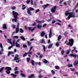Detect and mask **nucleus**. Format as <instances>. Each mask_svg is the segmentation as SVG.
Returning a JSON list of instances; mask_svg holds the SVG:
<instances>
[{
    "instance_id": "nucleus-1",
    "label": "nucleus",
    "mask_w": 78,
    "mask_h": 78,
    "mask_svg": "<svg viewBox=\"0 0 78 78\" xmlns=\"http://www.w3.org/2000/svg\"><path fill=\"white\" fill-rule=\"evenodd\" d=\"M69 10H67L66 11V13H65L66 16H67L68 15H69V16H70L71 18L73 17V18H75V13H73V12H69Z\"/></svg>"
},
{
    "instance_id": "nucleus-2",
    "label": "nucleus",
    "mask_w": 78,
    "mask_h": 78,
    "mask_svg": "<svg viewBox=\"0 0 78 78\" xmlns=\"http://www.w3.org/2000/svg\"><path fill=\"white\" fill-rule=\"evenodd\" d=\"M12 14L13 16V17L15 19H17L18 16H19V13L15 11H12Z\"/></svg>"
},
{
    "instance_id": "nucleus-3",
    "label": "nucleus",
    "mask_w": 78,
    "mask_h": 78,
    "mask_svg": "<svg viewBox=\"0 0 78 78\" xmlns=\"http://www.w3.org/2000/svg\"><path fill=\"white\" fill-rule=\"evenodd\" d=\"M74 41L73 40V39H71L69 40V42L67 44V45H70V47H72L73 45V42Z\"/></svg>"
},
{
    "instance_id": "nucleus-4",
    "label": "nucleus",
    "mask_w": 78,
    "mask_h": 78,
    "mask_svg": "<svg viewBox=\"0 0 78 78\" xmlns=\"http://www.w3.org/2000/svg\"><path fill=\"white\" fill-rule=\"evenodd\" d=\"M16 56H15L14 58L13 59V61H16V62L19 63L20 61H21V60L19 59V58H18L19 57V55L16 54Z\"/></svg>"
},
{
    "instance_id": "nucleus-5",
    "label": "nucleus",
    "mask_w": 78,
    "mask_h": 78,
    "mask_svg": "<svg viewBox=\"0 0 78 78\" xmlns=\"http://www.w3.org/2000/svg\"><path fill=\"white\" fill-rule=\"evenodd\" d=\"M34 11V9L32 7H30L29 9H27V12L28 14L30 16L31 15V11Z\"/></svg>"
},
{
    "instance_id": "nucleus-6",
    "label": "nucleus",
    "mask_w": 78,
    "mask_h": 78,
    "mask_svg": "<svg viewBox=\"0 0 78 78\" xmlns=\"http://www.w3.org/2000/svg\"><path fill=\"white\" fill-rule=\"evenodd\" d=\"M56 6H54L53 8L51 10V11L52 13H54L55 12H56Z\"/></svg>"
},
{
    "instance_id": "nucleus-7",
    "label": "nucleus",
    "mask_w": 78,
    "mask_h": 78,
    "mask_svg": "<svg viewBox=\"0 0 78 78\" xmlns=\"http://www.w3.org/2000/svg\"><path fill=\"white\" fill-rule=\"evenodd\" d=\"M33 48V47H31L30 48V49L28 52L27 53V54H30V55H31L32 54V52H31V51L32 50V48Z\"/></svg>"
},
{
    "instance_id": "nucleus-8",
    "label": "nucleus",
    "mask_w": 78,
    "mask_h": 78,
    "mask_svg": "<svg viewBox=\"0 0 78 78\" xmlns=\"http://www.w3.org/2000/svg\"><path fill=\"white\" fill-rule=\"evenodd\" d=\"M48 6H49V4H47L46 5H44L42 6V7L44 9H46V8H47V7H48Z\"/></svg>"
},
{
    "instance_id": "nucleus-9",
    "label": "nucleus",
    "mask_w": 78,
    "mask_h": 78,
    "mask_svg": "<svg viewBox=\"0 0 78 78\" xmlns=\"http://www.w3.org/2000/svg\"><path fill=\"white\" fill-rule=\"evenodd\" d=\"M36 21L37 23H44V20H42L41 21H39V20H36Z\"/></svg>"
},
{
    "instance_id": "nucleus-10",
    "label": "nucleus",
    "mask_w": 78,
    "mask_h": 78,
    "mask_svg": "<svg viewBox=\"0 0 78 78\" xmlns=\"http://www.w3.org/2000/svg\"><path fill=\"white\" fill-rule=\"evenodd\" d=\"M70 56H72V57H74L75 58H76V57H77V58H78V55H74V54H71L70 55Z\"/></svg>"
},
{
    "instance_id": "nucleus-11",
    "label": "nucleus",
    "mask_w": 78,
    "mask_h": 78,
    "mask_svg": "<svg viewBox=\"0 0 78 78\" xmlns=\"http://www.w3.org/2000/svg\"><path fill=\"white\" fill-rule=\"evenodd\" d=\"M27 29H28L29 31H33L34 30V29H35V28H33V29H31V27H29L27 28Z\"/></svg>"
},
{
    "instance_id": "nucleus-12",
    "label": "nucleus",
    "mask_w": 78,
    "mask_h": 78,
    "mask_svg": "<svg viewBox=\"0 0 78 78\" xmlns=\"http://www.w3.org/2000/svg\"><path fill=\"white\" fill-rule=\"evenodd\" d=\"M45 33L43 31L41 32V37H44V36H45Z\"/></svg>"
},
{
    "instance_id": "nucleus-13",
    "label": "nucleus",
    "mask_w": 78,
    "mask_h": 78,
    "mask_svg": "<svg viewBox=\"0 0 78 78\" xmlns=\"http://www.w3.org/2000/svg\"><path fill=\"white\" fill-rule=\"evenodd\" d=\"M41 42L42 44H47L46 42L45 41V39L44 38L41 39Z\"/></svg>"
},
{
    "instance_id": "nucleus-14",
    "label": "nucleus",
    "mask_w": 78,
    "mask_h": 78,
    "mask_svg": "<svg viewBox=\"0 0 78 78\" xmlns=\"http://www.w3.org/2000/svg\"><path fill=\"white\" fill-rule=\"evenodd\" d=\"M51 33V28L50 29V31L49 34V38H51V36H52Z\"/></svg>"
},
{
    "instance_id": "nucleus-15",
    "label": "nucleus",
    "mask_w": 78,
    "mask_h": 78,
    "mask_svg": "<svg viewBox=\"0 0 78 78\" xmlns=\"http://www.w3.org/2000/svg\"><path fill=\"white\" fill-rule=\"evenodd\" d=\"M6 70H7L8 71H10L11 70V68L9 67H7L5 68Z\"/></svg>"
},
{
    "instance_id": "nucleus-16",
    "label": "nucleus",
    "mask_w": 78,
    "mask_h": 78,
    "mask_svg": "<svg viewBox=\"0 0 78 78\" xmlns=\"http://www.w3.org/2000/svg\"><path fill=\"white\" fill-rule=\"evenodd\" d=\"M37 28L38 29H41V28H42V25L41 24H38L37 25Z\"/></svg>"
},
{
    "instance_id": "nucleus-17",
    "label": "nucleus",
    "mask_w": 78,
    "mask_h": 78,
    "mask_svg": "<svg viewBox=\"0 0 78 78\" xmlns=\"http://www.w3.org/2000/svg\"><path fill=\"white\" fill-rule=\"evenodd\" d=\"M34 76V74H32L30 75H29L28 76V78H33Z\"/></svg>"
},
{
    "instance_id": "nucleus-18",
    "label": "nucleus",
    "mask_w": 78,
    "mask_h": 78,
    "mask_svg": "<svg viewBox=\"0 0 78 78\" xmlns=\"http://www.w3.org/2000/svg\"><path fill=\"white\" fill-rule=\"evenodd\" d=\"M3 28L4 29H7V27H6V25L5 23L3 24Z\"/></svg>"
},
{
    "instance_id": "nucleus-19",
    "label": "nucleus",
    "mask_w": 78,
    "mask_h": 78,
    "mask_svg": "<svg viewBox=\"0 0 78 78\" xmlns=\"http://www.w3.org/2000/svg\"><path fill=\"white\" fill-rule=\"evenodd\" d=\"M53 43H52L51 44H50L48 47V48H52V46H53Z\"/></svg>"
},
{
    "instance_id": "nucleus-20",
    "label": "nucleus",
    "mask_w": 78,
    "mask_h": 78,
    "mask_svg": "<svg viewBox=\"0 0 78 78\" xmlns=\"http://www.w3.org/2000/svg\"><path fill=\"white\" fill-rule=\"evenodd\" d=\"M15 45L16 47H20V45L17 43V42H16Z\"/></svg>"
},
{
    "instance_id": "nucleus-21",
    "label": "nucleus",
    "mask_w": 78,
    "mask_h": 78,
    "mask_svg": "<svg viewBox=\"0 0 78 78\" xmlns=\"http://www.w3.org/2000/svg\"><path fill=\"white\" fill-rule=\"evenodd\" d=\"M11 76H13L14 78H16L17 76L16 75H14V74L13 73H12L10 74Z\"/></svg>"
},
{
    "instance_id": "nucleus-22",
    "label": "nucleus",
    "mask_w": 78,
    "mask_h": 78,
    "mask_svg": "<svg viewBox=\"0 0 78 78\" xmlns=\"http://www.w3.org/2000/svg\"><path fill=\"white\" fill-rule=\"evenodd\" d=\"M62 37V36H61V35H59L58 37V41H59L60 40Z\"/></svg>"
},
{
    "instance_id": "nucleus-23",
    "label": "nucleus",
    "mask_w": 78,
    "mask_h": 78,
    "mask_svg": "<svg viewBox=\"0 0 78 78\" xmlns=\"http://www.w3.org/2000/svg\"><path fill=\"white\" fill-rule=\"evenodd\" d=\"M78 61H75V62H74L73 65L74 66H77L78 65Z\"/></svg>"
},
{
    "instance_id": "nucleus-24",
    "label": "nucleus",
    "mask_w": 78,
    "mask_h": 78,
    "mask_svg": "<svg viewBox=\"0 0 78 78\" xmlns=\"http://www.w3.org/2000/svg\"><path fill=\"white\" fill-rule=\"evenodd\" d=\"M71 51V49L69 48V50H68L67 52L66 53L67 55H69L70 53V51Z\"/></svg>"
},
{
    "instance_id": "nucleus-25",
    "label": "nucleus",
    "mask_w": 78,
    "mask_h": 78,
    "mask_svg": "<svg viewBox=\"0 0 78 78\" xmlns=\"http://www.w3.org/2000/svg\"><path fill=\"white\" fill-rule=\"evenodd\" d=\"M19 28L17 27L16 29L15 33H17L19 32Z\"/></svg>"
},
{
    "instance_id": "nucleus-26",
    "label": "nucleus",
    "mask_w": 78,
    "mask_h": 78,
    "mask_svg": "<svg viewBox=\"0 0 78 78\" xmlns=\"http://www.w3.org/2000/svg\"><path fill=\"white\" fill-rule=\"evenodd\" d=\"M34 61L33 60H32L31 63V64L32 66H34Z\"/></svg>"
},
{
    "instance_id": "nucleus-27",
    "label": "nucleus",
    "mask_w": 78,
    "mask_h": 78,
    "mask_svg": "<svg viewBox=\"0 0 78 78\" xmlns=\"http://www.w3.org/2000/svg\"><path fill=\"white\" fill-rule=\"evenodd\" d=\"M5 69V68L4 67H2L0 69V72L2 73L3 72V70Z\"/></svg>"
},
{
    "instance_id": "nucleus-28",
    "label": "nucleus",
    "mask_w": 78,
    "mask_h": 78,
    "mask_svg": "<svg viewBox=\"0 0 78 78\" xmlns=\"http://www.w3.org/2000/svg\"><path fill=\"white\" fill-rule=\"evenodd\" d=\"M20 38L23 41H25V38L23 36H20Z\"/></svg>"
},
{
    "instance_id": "nucleus-29",
    "label": "nucleus",
    "mask_w": 78,
    "mask_h": 78,
    "mask_svg": "<svg viewBox=\"0 0 78 78\" xmlns=\"http://www.w3.org/2000/svg\"><path fill=\"white\" fill-rule=\"evenodd\" d=\"M67 66L69 68H70V67H73V65L72 64L70 65V64H69L67 65Z\"/></svg>"
},
{
    "instance_id": "nucleus-30",
    "label": "nucleus",
    "mask_w": 78,
    "mask_h": 78,
    "mask_svg": "<svg viewBox=\"0 0 78 78\" xmlns=\"http://www.w3.org/2000/svg\"><path fill=\"white\" fill-rule=\"evenodd\" d=\"M20 32L21 33H23V30L22 28H20Z\"/></svg>"
},
{
    "instance_id": "nucleus-31",
    "label": "nucleus",
    "mask_w": 78,
    "mask_h": 78,
    "mask_svg": "<svg viewBox=\"0 0 78 78\" xmlns=\"http://www.w3.org/2000/svg\"><path fill=\"white\" fill-rule=\"evenodd\" d=\"M44 63L45 64H47V63H48V61H47V60L44 59Z\"/></svg>"
},
{
    "instance_id": "nucleus-32",
    "label": "nucleus",
    "mask_w": 78,
    "mask_h": 78,
    "mask_svg": "<svg viewBox=\"0 0 78 78\" xmlns=\"http://www.w3.org/2000/svg\"><path fill=\"white\" fill-rule=\"evenodd\" d=\"M27 62H30V58H27Z\"/></svg>"
},
{
    "instance_id": "nucleus-33",
    "label": "nucleus",
    "mask_w": 78,
    "mask_h": 78,
    "mask_svg": "<svg viewBox=\"0 0 78 78\" xmlns=\"http://www.w3.org/2000/svg\"><path fill=\"white\" fill-rule=\"evenodd\" d=\"M15 41H16V40H14L13 41V42H12V46H14V45H15Z\"/></svg>"
},
{
    "instance_id": "nucleus-34",
    "label": "nucleus",
    "mask_w": 78,
    "mask_h": 78,
    "mask_svg": "<svg viewBox=\"0 0 78 78\" xmlns=\"http://www.w3.org/2000/svg\"><path fill=\"white\" fill-rule=\"evenodd\" d=\"M20 76H22L23 77H25L26 76H25V75L23 73H20Z\"/></svg>"
},
{
    "instance_id": "nucleus-35",
    "label": "nucleus",
    "mask_w": 78,
    "mask_h": 78,
    "mask_svg": "<svg viewBox=\"0 0 78 78\" xmlns=\"http://www.w3.org/2000/svg\"><path fill=\"white\" fill-rule=\"evenodd\" d=\"M27 52H25V53L23 54V57L24 58V57H25V56H27Z\"/></svg>"
},
{
    "instance_id": "nucleus-36",
    "label": "nucleus",
    "mask_w": 78,
    "mask_h": 78,
    "mask_svg": "<svg viewBox=\"0 0 78 78\" xmlns=\"http://www.w3.org/2000/svg\"><path fill=\"white\" fill-rule=\"evenodd\" d=\"M11 40H12V39H8L7 40V41L8 42H11Z\"/></svg>"
},
{
    "instance_id": "nucleus-37",
    "label": "nucleus",
    "mask_w": 78,
    "mask_h": 78,
    "mask_svg": "<svg viewBox=\"0 0 78 78\" xmlns=\"http://www.w3.org/2000/svg\"><path fill=\"white\" fill-rule=\"evenodd\" d=\"M30 0H27L26 3H27V4H29V3H30Z\"/></svg>"
},
{
    "instance_id": "nucleus-38",
    "label": "nucleus",
    "mask_w": 78,
    "mask_h": 78,
    "mask_svg": "<svg viewBox=\"0 0 78 78\" xmlns=\"http://www.w3.org/2000/svg\"><path fill=\"white\" fill-rule=\"evenodd\" d=\"M67 34H68V33H67V32L66 31L65 32V34H64L65 36H66V37H67Z\"/></svg>"
},
{
    "instance_id": "nucleus-39",
    "label": "nucleus",
    "mask_w": 78,
    "mask_h": 78,
    "mask_svg": "<svg viewBox=\"0 0 78 78\" xmlns=\"http://www.w3.org/2000/svg\"><path fill=\"white\" fill-rule=\"evenodd\" d=\"M43 49L44 52H45V51H46V50L45 49V46L44 45H43Z\"/></svg>"
},
{
    "instance_id": "nucleus-40",
    "label": "nucleus",
    "mask_w": 78,
    "mask_h": 78,
    "mask_svg": "<svg viewBox=\"0 0 78 78\" xmlns=\"http://www.w3.org/2000/svg\"><path fill=\"white\" fill-rule=\"evenodd\" d=\"M6 72L7 74L9 75V74H10V73H11V71H6Z\"/></svg>"
},
{
    "instance_id": "nucleus-41",
    "label": "nucleus",
    "mask_w": 78,
    "mask_h": 78,
    "mask_svg": "<svg viewBox=\"0 0 78 78\" xmlns=\"http://www.w3.org/2000/svg\"><path fill=\"white\" fill-rule=\"evenodd\" d=\"M55 68L56 69H57V70H59V67L57 66H55Z\"/></svg>"
},
{
    "instance_id": "nucleus-42",
    "label": "nucleus",
    "mask_w": 78,
    "mask_h": 78,
    "mask_svg": "<svg viewBox=\"0 0 78 78\" xmlns=\"http://www.w3.org/2000/svg\"><path fill=\"white\" fill-rule=\"evenodd\" d=\"M22 7H23L22 9H25L26 8V7L25 6V5H23L22 6Z\"/></svg>"
},
{
    "instance_id": "nucleus-43",
    "label": "nucleus",
    "mask_w": 78,
    "mask_h": 78,
    "mask_svg": "<svg viewBox=\"0 0 78 78\" xmlns=\"http://www.w3.org/2000/svg\"><path fill=\"white\" fill-rule=\"evenodd\" d=\"M51 72L53 74V75H55V72L53 70H51Z\"/></svg>"
},
{
    "instance_id": "nucleus-44",
    "label": "nucleus",
    "mask_w": 78,
    "mask_h": 78,
    "mask_svg": "<svg viewBox=\"0 0 78 78\" xmlns=\"http://www.w3.org/2000/svg\"><path fill=\"white\" fill-rule=\"evenodd\" d=\"M12 22H17V19H12Z\"/></svg>"
},
{
    "instance_id": "nucleus-45",
    "label": "nucleus",
    "mask_w": 78,
    "mask_h": 78,
    "mask_svg": "<svg viewBox=\"0 0 78 78\" xmlns=\"http://www.w3.org/2000/svg\"><path fill=\"white\" fill-rule=\"evenodd\" d=\"M12 27L13 28H14L15 29V28H16V26L14 24H12Z\"/></svg>"
},
{
    "instance_id": "nucleus-46",
    "label": "nucleus",
    "mask_w": 78,
    "mask_h": 78,
    "mask_svg": "<svg viewBox=\"0 0 78 78\" xmlns=\"http://www.w3.org/2000/svg\"><path fill=\"white\" fill-rule=\"evenodd\" d=\"M23 47L24 48H27V46L25 44L23 45Z\"/></svg>"
},
{
    "instance_id": "nucleus-47",
    "label": "nucleus",
    "mask_w": 78,
    "mask_h": 78,
    "mask_svg": "<svg viewBox=\"0 0 78 78\" xmlns=\"http://www.w3.org/2000/svg\"><path fill=\"white\" fill-rule=\"evenodd\" d=\"M36 64H38L39 66H41V63L40 62H39L38 63L36 62Z\"/></svg>"
},
{
    "instance_id": "nucleus-48",
    "label": "nucleus",
    "mask_w": 78,
    "mask_h": 78,
    "mask_svg": "<svg viewBox=\"0 0 78 78\" xmlns=\"http://www.w3.org/2000/svg\"><path fill=\"white\" fill-rule=\"evenodd\" d=\"M61 55H64V50H63L61 51Z\"/></svg>"
},
{
    "instance_id": "nucleus-49",
    "label": "nucleus",
    "mask_w": 78,
    "mask_h": 78,
    "mask_svg": "<svg viewBox=\"0 0 78 78\" xmlns=\"http://www.w3.org/2000/svg\"><path fill=\"white\" fill-rule=\"evenodd\" d=\"M27 43H28V46H30L31 45V43H30L29 41H27Z\"/></svg>"
},
{
    "instance_id": "nucleus-50",
    "label": "nucleus",
    "mask_w": 78,
    "mask_h": 78,
    "mask_svg": "<svg viewBox=\"0 0 78 78\" xmlns=\"http://www.w3.org/2000/svg\"><path fill=\"white\" fill-rule=\"evenodd\" d=\"M15 73V74H19V71H16L15 73Z\"/></svg>"
},
{
    "instance_id": "nucleus-51",
    "label": "nucleus",
    "mask_w": 78,
    "mask_h": 78,
    "mask_svg": "<svg viewBox=\"0 0 78 78\" xmlns=\"http://www.w3.org/2000/svg\"><path fill=\"white\" fill-rule=\"evenodd\" d=\"M68 5H70V3H71L72 2V1H71V0H69L68 1Z\"/></svg>"
},
{
    "instance_id": "nucleus-52",
    "label": "nucleus",
    "mask_w": 78,
    "mask_h": 78,
    "mask_svg": "<svg viewBox=\"0 0 78 78\" xmlns=\"http://www.w3.org/2000/svg\"><path fill=\"white\" fill-rule=\"evenodd\" d=\"M16 7H15V6L12 7V9L13 10H14V9H16Z\"/></svg>"
},
{
    "instance_id": "nucleus-53",
    "label": "nucleus",
    "mask_w": 78,
    "mask_h": 78,
    "mask_svg": "<svg viewBox=\"0 0 78 78\" xmlns=\"http://www.w3.org/2000/svg\"><path fill=\"white\" fill-rule=\"evenodd\" d=\"M70 18H71V17L69 15V16L67 18V20H69Z\"/></svg>"
},
{
    "instance_id": "nucleus-54",
    "label": "nucleus",
    "mask_w": 78,
    "mask_h": 78,
    "mask_svg": "<svg viewBox=\"0 0 78 78\" xmlns=\"http://www.w3.org/2000/svg\"><path fill=\"white\" fill-rule=\"evenodd\" d=\"M39 9H37V10H36L35 13L36 14L37 12H39Z\"/></svg>"
},
{
    "instance_id": "nucleus-55",
    "label": "nucleus",
    "mask_w": 78,
    "mask_h": 78,
    "mask_svg": "<svg viewBox=\"0 0 78 78\" xmlns=\"http://www.w3.org/2000/svg\"><path fill=\"white\" fill-rule=\"evenodd\" d=\"M12 47L13 46L12 45L11 46L9 47L8 48L9 50H10V49H11V48H12Z\"/></svg>"
},
{
    "instance_id": "nucleus-56",
    "label": "nucleus",
    "mask_w": 78,
    "mask_h": 78,
    "mask_svg": "<svg viewBox=\"0 0 78 78\" xmlns=\"http://www.w3.org/2000/svg\"><path fill=\"white\" fill-rule=\"evenodd\" d=\"M36 23H34L33 24H32V26H36Z\"/></svg>"
},
{
    "instance_id": "nucleus-57",
    "label": "nucleus",
    "mask_w": 78,
    "mask_h": 78,
    "mask_svg": "<svg viewBox=\"0 0 78 78\" xmlns=\"http://www.w3.org/2000/svg\"><path fill=\"white\" fill-rule=\"evenodd\" d=\"M9 52L10 55H12V54H13V53H14V52L12 51H9Z\"/></svg>"
},
{
    "instance_id": "nucleus-58",
    "label": "nucleus",
    "mask_w": 78,
    "mask_h": 78,
    "mask_svg": "<svg viewBox=\"0 0 78 78\" xmlns=\"http://www.w3.org/2000/svg\"><path fill=\"white\" fill-rule=\"evenodd\" d=\"M13 37H14V38H16V39H18L19 38V36H16Z\"/></svg>"
},
{
    "instance_id": "nucleus-59",
    "label": "nucleus",
    "mask_w": 78,
    "mask_h": 78,
    "mask_svg": "<svg viewBox=\"0 0 78 78\" xmlns=\"http://www.w3.org/2000/svg\"><path fill=\"white\" fill-rule=\"evenodd\" d=\"M56 25H59L60 26H61V23H56Z\"/></svg>"
},
{
    "instance_id": "nucleus-60",
    "label": "nucleus",
    "mask_w": 78,
    "mask_h": 78,
    "mask_svg": "<svg viewBox=\"0 0 78 78\" xmlns=\"http://www.w3.org/2000/svg\"><path fill=\"white\" fill-rule=\"evenodd\" d=\"M70 69L72 70V71H75V69L74 68L72 69V68H70Z\"/></svg>"
},
{
    "instance_id": "nucleus-61",
    "label": "nucleus",
    "mask_w": 78,
    "mask_h": 78,
    "mask_svg": "<svg viewBox=\"0 0 78 78\" xmlns=\"http://www.w3.org/2000/svg\"><path fill=\"white\" fill-rule=\"evenodd\" d=\"M47 26V24H44L43 25V27H45Z\"/></svg>"
},
{
    "instance_id": "nucleus-62",
    "label": "nucleus",
    "mask_w": 78,
    "mask_h": 78,
    "mask_svg": "<svg viewBox=\"0 0 78 78\" xmlns=\"http://www.w3.org/2000/svg\"><path fill=\"white\" fill-rule=\"evenodd\" d=\"M48 44H51V41H50V39L48 40Z\"/></svg>"
},
{
    "instance_id": "nucleus-63",
    "label": "nucleus",
    "mask_w": 78,
    "mask_h": 78,
    "mask_svg": "<svg viewBox=\"0 0 78 78\" xmlns=\"http://www.w3.org/2000/svg\"><path fill=\"white\" fill-rule=\"evenodd\" d=\"M51 18H50V19L48 20H47V22H51Z\"/></svg>"
},
{
    "instance_id": "nucleus-64",
    "label": "nucleus",
    "mask_w": 78,
    "mask_h": 78,
    "mask_svg": "<svg viewBox=\"0 0 78 78\" xmlns=\"http://www.w3.org/2000/svg\"><path fill=\"white\" fill-rule=\"evenodd\" d=\"M17 67H16L14 69V71H17Z\"/></svg>"
}]
</instances>
